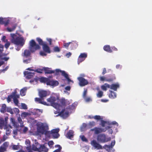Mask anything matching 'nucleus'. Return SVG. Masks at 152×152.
I'll use <instances>...</instances> for the list:
<instances>
[{
    "label": "nucleus",
    "mask_w": 152,
    "mask_h": 152,
    "mask_svg": "<svg viewBox=\"0 0 152 152\" xmlns=\"http://www.w3.org/2000/svg\"><path fill=\"white\" fill-rule=\"evenodd\" d=\"M33 124H36L37 126V132L39 134H45L48 137H52L54 138H57L59 136L58 133L59 129H56L52 130L51 131H48V126L46 123L37 122L36 120H33Z\"/></svg>",
    "instance_id": "1"
},
{
    "label": "nucleus",
    "mask_w": 152,
    "mask_h": 152,
    "mask_svg": "<svg viewBox=\"0 0 152 152\" xmlns=\"http://www.w3.org/2000/svg\"><path fill=\"white\" fill-rule=\"evenodd\" d=\"M77 103L76 102L73 103L72 105L69 106L66 108L62 109L61 112L58 110L57 111H54L55 114H58L56 116H60L63 118H65L68 117L69 114L72 113V110L74 109L77 105Z\"/></svg>",
    "instance_id": "2"
},
{
    "label": "nucleus",
    "mask_w": 152,
    "mask_h": 152,
    "mask_svg": "<svg viewBox=\"0 0 152 152\" xmlns=\"http://www.w3.org/2000/svg\"><path fill=\"white\" fill-rule=\"evenodd\" d=\"M12 37L11 42L14 44L18 45L20 47H18L16 50L18 51L21 48L24 44L25 39L22 37L20 36L17 34H10Z\"/></svg>",
    "instance_id": "3"
},
{
    "label": "nucleus",
    "mask_w": 152,
    "mask_h": 152,
    "mask_svg": "<svg viewBox=\"0 0 152 152\" xmlns=\"http://www.w3.org/2000/svg\"><path fill=\"white\" fill-rule=\"evenodd\" d=\"M59 100L58 94H54L50 98L47 99L48 102H50L51 105L54 107L56 109L60 110L62 107L57 103Z\"/></svg>",
    "instance_id": "4"
},
{
    "label": "nucleus",
    "mask_w": 152,
    "mask_h": 152,
    "mask_svg": "<svg viewBox=\"0 0 152 152\" xmlns=\"http://www.w3.org/2000/svg\"><path fill=\"white\" fill-rule=\"evenodd\" d=\"M43 69L45 72V74H51L54 73L55 72L56 74H58V73L60 72L61 73L62 75L66 79L68 83L70 84V83L72 82V83H73V81L71 80L68 77V75L64 71H61L59 69H56L54 70H52L51 69L48 67H43Z\"/></svg>",
    "instance_id": "5"
},
{
    "label": "nucleus",
    "mask_w": 152,
    "mask_h": 152,
    "mask_svg": "<svg viewBox=\"0 0 152 152\" xmlns=\"http://www.w3.org/2000/svg\"><path fill=\"white\" fill-rule=\"evenodd\" d=\"M35 142V145H32V149H31L32 151H34L38 152H41V151L47 152L48 151V149L45 145H40L36 140Z\"/></svg>",
    "instance_id": "6"
},
{
    "label": "nucleus",
    "mask_w": 152,
    "mask_h": 152,
    "mask_svg": "<svg viewBox=\"0 0 152 152\" xmlns=\"http://www.w3.org/2000/svg\"><path fill=\"white\" fill-rule=\"evenodd\" d=\"M39 95L41 98H35V101L38 102L39 103L43 104L45 105H49L48 104H47L46 102L42 99V98L43 97H46L48 95L47 92L45 91L40 90L39 91Z\"/></svg>",
    "instance_id": "7"
},
{
    "label": "nucleus",
    "mask_w": 152,
    "mask_h": 152,
    "mask_svg": "<svg viewBox=\"0 0 152 152\" xmlns=\"http://www.w3.org/2000/svg\"><path fill=\"white\" fill-rule=\"evenodd\" d=\"M40 48L39 46L34 40H31L30 41L29 48L31 52H34Z\"/></svg>",
    "instance_id": "8"
},
{
    "label": "nucleus",
    "mask_w": 152,
    "mask_h": 152,
    "mask_svg": "<svg viewBox=\"0 0 152 152\" xmlns=\"http://www.w3.org/2000/svg\"><path fill=\"white\" fill-rule=\"evenodd\" d=\"M97 139L99 142L104 143L110 141L111 140V138L106 137L105 134H101L98 135Z\"/></svg>",
    "instance_id": "9"
},
{
    "label": "nucleus",
    "mask_w": 152,
    "mask_h": 152,
    "mask_svg": "<svg viewBox=\"0 0 152 152\" xmlns=\"http://www.w3.org/2000/svg\"><path fill=\"white\" fill-rule=\"evenodd\" d=\"M101 125L102 127H108V129L110 128V124H113L116 125L117 126H118V123L115 121H113L110 122L108 121H104L102 120H101Z\"/></svg>",
    "instance_id": "10"
},
{
    "label": "nucleus",
    "mask_w": 152,
    "mask_h": 152,
    "mask_svg": "<svg viewBox=\"0 0 152 152\" xmlns=\"http://www.w3.org/2000/svg\"><path fill=\"white\" fill-rule=\"evenodd\" d=\"M27 70L29 71H25L24 73V75L26 76V77L27 79L31 78L34 75V70L30 68H27Z\"/></svg>",
    "instance_id": "11"
},
{
    "label": "nucleus",
    "mask_w": 152,
    "mask_h": 152,
    "mask_svg": "<svg viewBox=\"0 0 152 152\" xmlns=\"http://www.w3.org/2000/svg\"><path fill=\"white\" fill-rule=\"evenodd\" d=\"M103 127L104 128H101L95 127L94 129H91V130L94 131V133L96 134H97L102 132H105L108 129V127H106V126Z\"/></svg>",
    "instance_id": "12"
},
{
    "label": "nucleus",
    "mask_w": 152,
    "mask_h": 152,
    "mask_svg": "<svg viewBox=\"0 0 152 152\" xmlns=\"http://www.w3.org/2000/svg\"><path fill=\"white\" fill-rule=\"evenodd\" d=\"M87 54L86 53H81L79 56L77 64H79L80 63L83 61L87 57Z\"/></svg>",
    "instance_id": "13"
},
{
    "label": "nucleus",
    "mask_w": 152,
    "mask_h": 152,
    "mask_svg": "<svg viewBox=\"0 0 152 152\" xmlns=\"http://www.w3.org/2000/svg\"><path fill=\"white\" fill-rule=\"evenodd\" d=\"M77 80L79 82V85L81 86H83L88 84L87 80L83 78L77 77Z\"/></svg>",
    "instance_id": "14"
},
{
    "label": "nucleus",
    "mask_w": 152,
    "mask_h": 152,
    "mask_svg": "<svg viewBox=\"0 0 152 152\" xmlns=\"http://www.w3.org/2000/svg\"><path fill=\"white\" fill-rule=\"evenodd\" d=\"M91 144L96 149H100L103 148V147L95 140L91 141Z\"/></svg>",
    "instance_id": "15"
},
{
    "label": "nucleus",
    "mask_w": 152,
    "mask_h": 152,
    "mask_svg": "<svg viewBox=\"0 0 152 152\" xmlns=\"http://www.w3.org/2000/svg\"><path fill=\"white\" fill-rule=\"evenodd\" d=\"M120 85L118 83H113L110 85V88L113 90L114 91H116L117 89L119 88Z\"/></svg>",
    "instance_id": "16"
},
{
    "label": "nucleus",
    "mask_w": 152,
    "mask_h": 152,
    "mask_svg": "<svg viewBox=\"0 0 152 152\" xmlns=\"http://www.w3.org/2000/svg\"><path fill=\"white\" fill-rule=\"evenodd\" d=\"M8 143L5 142L0 147V152H4L6 151V149L8 145Z\"/></svg>",
    "instance_id": "17"
},
{
    "label": "nucleus",
    "mask_w": 152,
    "mask_h": 152,
    "mask_svg": "<svg viewBox=\"0 0 152 152\" xmlns=\"http://www.w3.org/2000/svg\"><path fill=\"white\" fill-rule=\"evenodd\" d=\"M99 78L100 81L103 82L104 81L110 82L113 80V79L112 78H107L104 76H100L99 77Z\"/></svg>",
    "instance_id": "18"
},
{
    "label": "nucleus",
    "mask_w": 152,
    "mask_h": 152,
    "mask_svg": "<svg viewBox=\"0 0 152 152\" xmlns=\"http://www.w3.org/2000/svg\"><path fill=\"white\" fill-rule=\"evenodd\" d=\"M58 84V82L56 80H49L48 82H47V85L55 86H57Z\"/></svg>",
    "instance_id": "19"
},
{
    "label": "nucleus",
    "mask_w": 152,
    "mask_h": 152,
    "mask_svg": "<svg viewBox=\"0 0 152 152\" xmlns=\"http://www.w3.org/2000/svg\"><path fill=\"white\" fill-rule=\"evenodd\" d=\"M42 49L45 52L49 53H51L50 49L49 46H48L46 43L42 45Z\"/></svg>",
    "instance_id": "20"
},
{
    "label": "nucleus",
    "mask_w": 152,
    "mask_h": 152,
    "mask_svg": "<svg viewBox=\"0 0 152 152\" xmlns=\"http://www.w3.org/2000/svg\"><path fill=\"white\" fill-rule=\"evenodd\" d=\"M74 135V132L72 130H70L66 135V136L67 138L71 139Z\"/></svg>",
    "instance_id": "21"
},
{
    "label": "nucleus",
    "mask_w": 152,
    "mask_h": 152,
    "mask_svg": "<svg viewBox=\"0 0 152 152\" xmlns=\"http://www.w3.org/2000/svg\"><path fill=\"white\" fill-rule=\"evenodd\" d=\"M110 94L109 95V97L111 99H114L116 97L117 94L116 93L110 90Z\"/></svg>",
    "instance_id": "22"
},
{
    "label": "nucleus",
    "mask_w": 152,
    "mask_h": 152,
    "mask_svg": "<svg viewBox=\"0 0 152 152\" xmlns=\"http://www.w3.org/2000/svg\"><path fill=\"white\" fill-rule=\"evenodd\" d=\"M7 122L4 121L3 119L1 118L0 119V128L2 129L4 128L5 126H7Z\"/></svg>",
    "instance_id": "23"
},
{
    "label": "nucleus",
    "mask_w": 152,
    "mask_h": 152,
    "mask_svg": "<svg viewBox=\"0 0 152 152\" xmlns=\"http://www.w3.org/2000/svg\"><path fill=\"white\" fill-rule=\"evenodd\" d=\"M88 117L91 119L94 118V119L96 120H102L103 118L102 116L97 115H95L94 116H93L92 115H89V116Z\"/></svg>",
    "instance_id": "24"
},
{
    "label": "nucleus",
    "mask_w": 152,
    "mask_h": 152,
    "mask_svg": "<svg viewBox=\"0 0 152 152\" xmlns=\"http://www.w3.org/2000/svg\"><path fill=\"white\" fill-rule=\"evenodd\" d=\"M110 85L109 84L105 83L101 86V88L104 91H107V88H110Z\"/></svg>",
    "instance_id": "25"
},
{
    "label": "nucleus",
    "mask_w": 152,
    "mask_h": 152,
    "mask_svg": "<svg viewBox=\"0 0 152 152\" xmlns=\"http://www.w3.org/2000/svg\"><path fill=\"white\" fill-rule=\"evenodd\" d=\"M4 128L6 130V134L7 135H9L11 132L10 129L12 127L10 125L5 126Z\"/></svg>",
    "instance_id": "26"
},
{
    "label": "nucleus",
    "mask_w": 152,
    "mask_h": 152,
    "mask_svg": "<svg viewBox=\"0 0 152 152\" xmlns=\"http://www.w3.org/2000/svg\"><path fill=\"white\" fill-rule=\"evenodd\" d=\"M10 125H12L15 127H17V124L16 122L15 121V119L12 117H11L10 119Z\"/></svg>",
    "instance_id": "27"
},
{
    "label": "nucleus",
    "mask_w": 152,
    "mask_h": 152,
    "mask_svg": "<svg viewBox=\"0 0 152 152\" xmlns=\"http://www.w3.org/2000/svg\"><path fill=\"white\" fill-rule=\"evenodd\" d=\"M103 49L105 51L111 53L112 52V49L109 45H105L103 47Z\"/></svg>",
    "instance_id": "28"
},
{
    "label": "nucleus",
    "mask_w": 152,
    "mask_h": 152,
    "mask_svg": "<svg viewBox=\"0 0 152 152\" xmlns=\"http://www.w3.org/2000/svg\"><path fill=\"white\" fill-rule=\"evenodd\" d=\"M103 148L105 149L107 151H109L111 150L112 152H113L115 151V150L114 149L112 148L111 147H110V145H105L103 146Z\"/></svg>",
    "instance_id": "29"
},
{
    "label": "nucleus",
    "mask_w": 152,
    "mask_h": 152,
    "mask_svg": "<svg viewBox=\"0 0 152 152\" xmlns=\"http://www.w3.org/2000/svg\"><path fill=\"white\" fill-rule=\"evenodd\" d=\"M96 89L98 91V92L96 94V96L98 97L101 98L103 95V92L99 90V88H97Z\"/></svg>",
    "instance_id": "30"
},
{
    "label": "nucleus",
    "mask_w": 152,
    "mask_h": 152,
    "mask_svg": "<svg viewBox=\"0 0 152 152\" xmlns=\"http://www.w3.org/2000/svg\"><path fill=\"white\" fill-rule=\"evenodd\" d=\"M27 89V87H24L20 90V94L21 96H23L25 95Z\"/></svg>",
    "instance_id": "31"
},
{
    "label": "nucleus",
    "mask_w": 152,
    "mask_h": 152,
    "mask_svg": "<svg viewBox=\"0 0 152 152\" xmlns=\"http://www.w3.org/2000/svg\"><path fill=\"white\" fill-rule=\"evenodd\" d=\"M30 54L31 53L29 51V50H24V54L23 55V56L24 57H26L30 56Z\"/></svg>",
    "instance_id": "32"
},
{
    "label": "nucleus",
    "mask_w": 152,
    "mask_h": 152,
    "mask_svg": "<svg viewBox=\"0 0 152 152\" xmlns=\"http://www.w3.org/2000/svg\"><path fill=\"white\" fill-rule=\"evenodd\" d=\"M39 81L41 83H46L47 84V82H48V79L45 77H41L39 79Z\"/></svg>",
    "instance_id": "33"
},
{
    "label": "nucleus",
    "mask_w": 152,
    "mask_h": 152,
    "mask_svg": "<svg viewBox=\"0 0 152 152\" xmlns=\"http://www.w3.org/2000/svg\"><path fill=\"white\" fill-rule=\"evenodd\" d=\"M11 18H4V24L5 26L7 25L9 23Z\"/></svg>",
    "instance_id": "34"
},
{
    "label": "nucleus",
    "mask_w": 152,
    "mask_h": 152,
    "mask_svg": "<svg viewBox=\"0 0 152 152\" xmlns=\"http://www.w3.org/2000/svg\"><path fill=\"white\" fill-rule=\"evenodd\" d=\"M21 146L19 145H13L12 146V149L14 150H18L21 148Z\"/></svg>",
    "instance_id": "35"
},
{
    "label": "nucleus",
    "mask_w": 152,
    "mask_h": 152,
    "mask_svg": "<svg viewBox=\"0 0 152 152\" xmlns=\"http://www.w3.org/2000/svg\"><path fill=\"white\" fill-rule=\"evenodd\" d=\"M55 147L57 148L53 152H60L61 149V147L59 145H57L55 146Z\"/></svg>",
    "instance_id": "36"
},
{
    "label": "nucleus",
    "mask_w": 152,
    "mask_h": 152,
    "mask_svg": "<svg viewBox=\"0 0 152 152\" xmlns=\"http://www.w3.org/2000/svg\"><path fill=\"white\" fill-rule=\"evenodd\" d=\"M16 28V26L15 25H14L11 28L8 27L7 28V31L9 32H11L14 31Z\"/></svg>",
    "instance_id": "37"
},
{
    "label": "nucleus",
    "mask_w": 152,
    "mask_h": 152,
    "mask_svg": "<svg viewBox=\"0 0 152 152\" xmlns=\"http://www.w3.org/2000/svg\"><path fill=\"white\" fill-rule=\"evenodd\" d=\"M86 124L85 123L83 124L80 127V130L81 132L85 131L86 129Z\"/></svg>",
    "instance_id": "38"
},
{
    "label": "nucleus",
    "mask_w": 152,
    "mask_h": 152,
    "mask_svg": "<svg viewBox=\"0 0 152 152\" xmlns=\"http://www.w3.org/2000/svg\"><path fill=\"white\" fill-rule=\"evenodd\" d=\"M37 40L39 44L41 45H42L46 43L45 42H43L41 39L39 38H37Z\"/></svg>",
    "instance_id": "39"
},
{
    "label": "nucleus",
    "mask_w": 152,
    "mask_h": 152,
    "mask_svg": "<svg viewBox=\"0 0 152 152\" xmlns=\"http://www.w3.org/2000/svg\"><path fill=\"white\" fill-rule=\"evenodd\" d=\"M18 121L19 124H20V127H23L24 126V125L23 124V122L22 121L21 118L19 117L18 118Z\"/></svg>",
    "instance_id": "40"
},
{
    "label": "nucleus",
    "mask_w": 152,
    "mask_h": 152,
    "mask_svg": "<svg viewBox=\"0 0 152 152\" xmlns=\"http://www.w3.org/2000/svg\"><path fill=\"white\" fill-rule=\"evenodd\" d=\"M6 105L5 104H3L2 105L0 109L1 112V113H4L5 112L6 110Z\"/></svg>",
    "instance_id": "41"
},
{
    "label": "nucleus",
    "mask_w": 152,
    "mask_h": 152,
    "mask_svg": "<svg viewBox=\"0 0 152 152\" xmlns=\"http://www.w3.org/2000/svg\"><path fill=\"white\" fill-rule=\"evenodd\" d=\"M14 95L13 96V99L14 102V103H15V104L16 105H18V99H16L15 98L16 95H15V94H14Z\"/></svg>",
    "instance_id": "42"
},
{
    "label": "nucleus",
    "mask_w": 152,
    "mask_h": 152,
    "mask_svg": "<svg viewBox=\"0 0 152 152\" xmlns=\"http://www.w3.org/2000/svg\"><path fill=\"white\" fill-rule=\"evenodd\" d=\"M29 115V114L28 113L23 112L21 114V116L23 118H25Z\"/></svg>",
    "instance_id": "43"
},
{
    "label": "nucleus",
    "mask_w": 152,
    "mask_h": 152,
    "mask_svg": "<svg viewBox=\"0 0 152 152\" xmlns=\"http://www.w3.org/2000/svg\"><path fill=\"white\" fill-rule=\"evenodd\" d=\"M86 102H90L92 101L91 98L90 97H86L84 98Z\"/></svg>",
    "instance_id": "44"
},
{
    "label": "nucleus",
    "mask_w": 152,
    "mask_h": 152,
    "mask_svg": "<svg viewBox=\"0 0 152 152\" xmlns=\"http://www.w3.org/2000/svg\"><path fill=\"white\" fill-rule=\"evenodd\" d=\"M80 137L81 139V140L84 142H88V140L86 139V138L83 135H81L80 136Z\"/></svg>",
    "instance_id": "45"
},
{
    "label": "nucleus",
    "mask_w": 152,
    "mask_h": 152,
    "mask_svg": "<svg viewBox=\"0 0 152 152\" xmlns=\"http://www.w3.org/2000/svg\"><path fill=\"white\" fill-rule=\"evenodd\" d=\"M53 50L55 52H59L60 51V49L57 46L55 47L53 49Z\"/></svg>",
    "instance_id": "46"
},
{
    "label": "nucleus",
    "mask_w": 152,
    "mask_h": 152,
    "mask_svg": "<svg viewBox=\"0 0 152 152\" xmlns=\"http://www.w3.org/2000/svg\"><path fill=\"white\" fill-rule=\"evenodd\" d=\"M14 94H12V95L10 96H9L7 99V101L8 102H9L11 101V98H13V96H14Z\"/></svg>",
    "instance_id": "47"
},
{
    "label": "nucleus",
    "mask_w": 152,
    "mask_h": 152,
    "mask_svg": "<svg viewBox=\"0 0 152 152\" xmlns=\"http://www.w3.org/2000/svg\"><path fill=\"white\" fill-rule=\"evenodd\" d=\"M21 108L24 109H26L27 108V105L24 103L21 104Z\"/></svg>",
    "instance_id": "48"
},
{
    "label": "nucleus",
    "mask_w": 152,
    "mask_h": 152,
    "mask_svg": "<svg viewBox=\"0 0 152 152\" xmlns=\"http://www.w3.org/2000/svg\"><path fill=\"white\" fill-rule=\"evenodd\" d=\"M43 70V68L42 69H37L36 70H34L35 72H37L38 73H41L42 72V71Z\"/></svg>",
    "instance_id": "49"
},
{
    "label": "nucleus",
    "mask_w": 152,
    "mask_h": 152,
    "mask_svg": "<svg viewBox=\"0 0 152 152\" xmlns=\"http://www.w3.org/2000/svg\"><path fill=\"white\" fill-rule=\"evenodd\" d=\"M30 59L28 58L27 59H24L23 60V62L24 63L27 64L30 62Z\"/></svg>",
    "instance_id": "50"
},
{
    "label": "nucleus",
    "mask_w": 152,
    "mask_h": 152,
    "mask_svg": "<svg viewBox=\"0 0 152 152\" xmlns=\"http://www.w3.org/2000/svg\"><path fill=\"white\" fill-rule=\"evenodd\" d=\"M71 43V42H69L68 43H64V46L65 48H67L69 46V45Z\"/></svg>",
    "instance_id": "51"
},
{
    "label": "nucleus",
    "mask_w": 152,
    "mask_h": 152,
    "mask_svg": "<svg viewBox=\"0 0 152 152\" xmlns=\"http://www.w3.org/2000/svg\"><path fill=\"white\" fill-rule=\"evenodd\" d=\"M87 94V89H84V91L83 94V97L84 98L86 97V95Z\"/></svg>",
    "instance_id": "52"
},
{
    "label": "nucleus",
    "mask_w": 152,
    "mask_h": 152,
    "mask_svg": "<svg viewBox=\"0 0 152 152\" xmlns=\"http://www.w3.org/2000/svg\"><path fill=\"white\" fill-rule=\"evenodd\" d=\"M7 111L8 112H9L12 115L14 114V112H13V110L11 108H8L7 109Z\"/></svg>",
    "instance_id": "53"
},
{
    "label": "nucleus",
    "mask_w": 152,
    "mask_h": 152,
    "mask_svg": "<svg viewBox=\"0 0 152 152\" xmlns=\"http://www.w3.org/2000/svg\"><path fill=\"white\" fill-rule=\"evenodd\" d=\"M6 43L5 45V47L7 49L9 47V46L10 45V43L8 42H6Z\"/></svg>",
    "instance_id": "54"
},
{
    "label": "nucleus",
    "mask_w": 152,
    "mask_h": 152,
    "mask_svg": "<svg viewBox=\"0 0 152 152\" xmlns=\"http://www.w3.org/2000/svg\"><path fill=\"white\" fill-rule=\"evenodd\" d=\"M54 144V142L52 141H49L48 142V145L51 148L52 146Z\"/></svg>",
    "instance_id": "55"
},
{
    "label": "nucleus",
    "mask_w": 152,
    "mask_h": 152,
    "mask_svg": "<svg viewBox=\"0 0 152 152\" xmlns=\"http://www.w3.org/2000/svg\"><path fill=\"white\" fill-rule=\"evenodd\" d=\"M4 18L0 17V24H4Z\"/></svg>",
    "instance_id": "56"
},
{
    "label": "nucleus",
    "mask_w": 152,
    "mask_h": 152,
    "mask_svg": "<svg viewBox=\"0 0 152 152\" xmlns=\"http://www.w3.org/2000/svg\"><path fill=\"white\" fill-rule=\"evenodd\" d=\"M115 140H113L111 142V145H110V147L113 148V147L114 145L115 144Z\"/></svg>",
    "instance_id": "57"
},
{
    "label": "nucleus",
    "mask_w": 152,
    "mask_h": 152,
    "mask_svg": "<svg viewBox=\"0 0 152 152\" xmlns=\"http://www.w3.org/2000/svg\"><path fill=\"white\" fill-rule=\"evenodd\" d=\"M40 54L42 56H46L47 55V54L46 53V52L43 51H41L40 52Z\"/></svg>",
    "instance_id": "58"
},
{
    "label": "nucleus",
    "mask_w": 152,
    "mask_h": 152,
    "mask_svg": "<svg viewBox=\"0 0 152 152\" xmlns=\"http://www.w3.org/2000/svg\"><path fill=\"white\" fill-rule=\"evenodd\" d=\"M89 125L91 126H94L95 125V123L94 121L90 122L89 124Z\"/></svg>",
    "instance_id": "59"
},
{
    "label": "nucleus",
    "mask_w": 152,
    "mask_h": 152,
    "mask_svg": "<svg viewBox=\"0 0 152 152\" xmlns=\"http://www.w3.org/2000/svg\"><path fill=\"white\" fill-rule=\"evenodd\" d=\"M13 110L14 113H18L19 112L18 109L17 108H14L13 109Z\"/></svg>",
    "instance_id": "60"
},
{
    "label": "nucleus",
    "mask_w": 152,
    "mask_h": 152,
    "mask_svg": "<svg viewBox=\"0 0 152 152\" xmlns=\"http://www.w3.org/2000/svg\"><path fill=\"white\" fill-rule=\"evenodd\" d=\"M4 48V46L0 44V54L1 53L3 50Z\"/></svg>",
    "instance_id": "61"
},
{
    "label": "nucleus",
    "mask_w": 152,
    "mask_h": 152,
    "mask_svg": "<svg viewBox=\"0 0 152 152\" xmlns=\"http://www.w3.org/2000/svg\"><path fill=\"white\" fill-rule=\"evenodd\" d=\"M36 112L39 114H40L42 113V110L39 109H36Z\"/></svg>",
    "instance_id": "62"
},
{
    "label": "nucleus",
    "mask_w": 152,
    "mask_h": 152,
    "mask_svg": "<svg viewBox=\"0 0 152 152\" xmlns=\"http://www.w3.org/2000/svg\"><path fill=\"white\" fill-rule=\"evenodd\" d=\"M6 37L5 36H3L1 40H2L4 42H6L7 41V39H6Z\"/></svg>",
    "instance_id": "63"
},
{
    "label": "nucleus",
    "mask_w": 152,
    "mask_h": 152,
    "mask_svg": "<svg viewBox=\"0 0 152 152\" xmlns=\"http://www.w3.org/2000/svg\"><path fill=\"white\" fill-rule=\"evenodd\" d=\"M28 129L27 127H24L23 129V132L24 133H26V132L28 131Z\"/></svg>",
    "instance_id": "64"
}]
</instances>
